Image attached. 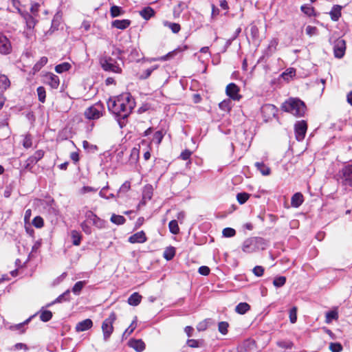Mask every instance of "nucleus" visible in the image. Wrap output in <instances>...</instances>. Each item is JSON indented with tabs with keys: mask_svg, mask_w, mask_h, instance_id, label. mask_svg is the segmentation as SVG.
Listing matches in <instances>:
<instances>
[{
	"mask_svg": "<svg viewBox=\"0 0 352 352\" xmlns=\"http://www.w3.org/2000/svg\"><path fill=\"white\" fill-rule=\"evenodd\" d=\"M109 111L113 115L120 129L129 122V117L135 107V101L130 93H124L116 99L110 98L107 102Z\"/></svg>",
	"mask_w": 352,
	"mask_h": 352,
	"instance_id": "f257e3e1",
	"label": "nucleus"
},
{
	"mask_svg": "<svg viewBox=\"0 0 352 352\" xmlns=\"http://www.w3.org/2000/svg\"><path fill=\"white\" fill-rule=\"evenodd\" d=\"M281 109L296 117H303L307 110L305 103L298 98H289L281 105Z\"/></svg>",
	"mask_w": 352,
	"mask_h": 352,
	"instance_id": "f03ea898",
	"label": "nucleus"
},
{
	"mask_svg": "<svg viewBox=\"0 0 352 352\" xmlns=\"http://www.w3.org/2000/svg\"><path fill=\"white\" fill-rule=\"evenodd\" d=\"M267 246V241L263 237L252 236L244 241L242 250L246 253H252L257 250H264Z\"/></svg>",
	"mask_w": 352,
	"mask_h": 352,
	"instance_id": "7ed1b4c3",
	"label": "nucleus"
},
{
	"mask_svg": "<svg viewBox=\"0 0 352 352\" xmlns=\"http://www.w3.org/2000/svg\"><path fill=\"white\" fill-rule=\"evenodd\" d=\"M105 113L104 104L98 101L87 108L85 111V117L89 120H98Z\"/></svg>",
	"mask_w": 352,
	"mask_h": 352,
	"instance_id": "20e7f679",
	"label": "nucleus"
},
{
	"mask_svg": "<svg viewBox=\"0 0 352 352\" xmlns=\"http://www.w3.org/2000/svg\"><path fill=\"white\" fill-rule=\"evenodd\" d=\"M18 12L22 16L26 24L28 31L25 32L24 34L28 38H30L33 35V30L38 22L36 19L37 16L30 14L28 12L22 11L20 8H18Z\"/></svg>",
	"mask_w": 352,
	"mask_h": 352,
	"instance_id": "39448f33",
	"label": "nucleus"
},
{
	"mask_svg": "<svg viewBox=\"0 0 352 352\" xmlns=\"http://www.w3.org/2000/svg\"><path fill=\"white\" fill-rule=\"evenodd\" d=\"M100 64L105 71L114 73H121L122 72V68L118 61L110 56H104L101 57L100 58Z\"/></svg>",
	"mask_w": 352,
	"mask_h": 352,
	"instance_id": "423d86ee",
	"label": "nucleus"
},
{
	"mask_svg": "<svg viewBox=\"0 0 352 352\" xmlns=\"http://www.w3.org/2000/svg\"><path fill=\"white\" fill-rule=\"evenodd\" d=\"M116 320V314L115 312H111L109 317L106 318L102 323V330L103 333V339L107 341L111 337L113 331V324Z\"/></svg>",
	"mask_w": 352,
	"mask_h": 352,
	"instance_id": "0eeeda50",
	"label": "nucleus"
},
{
	"mask_svg": "<svg viewBox=\"0 0 352 352\" xmlns=\"http://www.w3.org/2000/svg\"><path fill=\"white\" fill-rule=\"evenodd\" d=\"M278 108L272 104H265L261 108V113L265 122H267L278 115Z\"/></svg>",
	"mask_w": 352,
	"mask_h": 352,
	"instance_id": "6e6552de",
	"label": "nucleus"
},
{
	"mask_svg": "<svg viewBox=\"0 0 352 352\" xmlns=\"http://www.w3.org/2000/svg\"><path fill=\"white\" fill-rule=\"evenodd\" d=\"M308 129L307 122L305 120H298L294 124V133L298 142L302 141Z\"/></svg>",
	"mask_w": 352,
	"mask_h": 352,
	"instance_id": "1a4fd4ad",
	"label": "nucleus"
},
{
	"mask_svg": "<svg viewBox=\"0 0 352 352\" xmlns=\"http://www.w3.org/2000/svg\"><path fill=\"white\" fill-rule=\"evenodd\" d=\"M345 52L346 41L341 38H338L333 43L334 56L337 58H341L344 56Z\"/></svg>",
	"mask_w": 352,
	"mask_h": 352,
	"instance_id": "9d476101",
	"label": "nucleus"
},
{
	"mask_svg": "<svg viewBox=\"0 0 352 352\" xmlns=\"http://www.w3.org/2000/svg\"><path fill=\"white\" fill-rule=\"evenodd\" d=\"M342 184L352 187V164L344 166L341 170Z\"/></svg>",
	"mask_w": 352,
	"mask_h": 352,
	"instance_id": "9b49d317",
	"label": "nucleus"
},
{
	"mask_svg": "<svg viewBox=\"0 0 352 352\" xmlns=\"http://www.w3.org/2000/svg\"><path fill=\"white\" fill-rule=\"evenodd\" d=\"M42 81L52 88H56L59 85V78L53 73L47 72L42 76Z\"/></svg>",
	"mask_w": 352,
	"mask_h": 352,
	"instance_id": "f8f14e48",
	"label": "nucleus"
},
{
	"mask_svg": "<svg viewBox=\"0 0 352 352\" xmlns=\"http://www.w3.org/2000/svg\"><path fill=\"white\" fill-rule=\"evenodd\" d=\"M12 52V45L10 40L0 33V54L7 55Z\"/></svg>",
	"mask_w": 352,
	"mask_h": 352,
	"instance_id": "ddd939ff",
	"label": "nucleus"
},
{
	"mask_svg": "<svg viewBox=\"0 0 352 352\" xmlns=\"http://www.w3.org/2000/svg\"><path fill=\"white\" fill-rule=\"evenodd\" d=\"M128 346L136 352H142L146 348V344L142 339L131 338L128 341Z\"/></svg>",
	"mask_w": 352,
	"mask_h": 352,
	"instance_id": "4468645a",
	"label": "nucleus"
},
{
	"mask_svg": "<svg viewBox=\"0 0 352 352\" xmlns=\"http://www.w3.org/2000/svg\"><path fill=\"white\" fill-rule=\"evenodd\" d=\"M147 241V237L143 230L138 232L129 237L131 243H143Z\"/></svg>",
	"mask_w": 352,
	"mask_h": 352,
	"instance_id": "2eb2a0df",
	"label": "nucleus"
},
{
	"mask_svg": "<svg viewBox=\"0 0 352 352\" xmlns=\"http://www.w3.org/2000/svg\"><path fill=\"white\" fill-rule=\"evenodd\" d=\"M93 327V321L90 318L85 319L77 323L75 329L77 332L85 331Z\"/></svg>",
	"mask_w": 352,
	"mask_h": 352,
	"instance_id": "dca6fc26",
	"label": "nucleus"
},
{
	"mask_svg": "<svg viewBox=\"0 0 352 352\" xmlns=\"http://www.w3.org/2000/svg\"><path fill=\"white\" fill-rule=\"evenodd\" d=\"M38 162V161H37L35 158H34L32 156H30L25 161L23 167L21 170V173H23L24 171H28L32 173H36L35 170H34V166Z\"/></svg>",
	"mask_w": 352,
	"mask_h": 352,
	"instance_id": "f3484780",
	"label": "nucleus"
},
{
	"mask_svg": "<svg viewBox=\"0 0 352 352\" xmlns=\"http://www.w3.org/2000/svg\"><path fill=\"white\" fill-rule=\"evenodd\" d=\"M36 314H39L40 320L43 322H49L53 317V313L50 310L45 309V307H42Z\"/></svg>",
	"mask_w": 352,
	"mask_h": 352,
	"instance_id": "a211bd4d",
	"label": "nucleus"
},
{
	"mask_svg": "<svg viewBox=\"0 0 352 352\" xmlns=\"http://www.w3.org/2000/svg\"><path fill=\"white\" fill-rule=\"evenodd\" d=\"M296 76V69L292 67L287 68L284 72H283L280 77L279 81L289 82Z\"/></svg>",
	"mask_w": 352,
	"mask_h": 352,
	"instance_id": "6ab92c4d",
	"label": "nucleus"
},
{
	"mask_svg": "<svg viewBox=\"0 0 352 352\" xmlns=\"http://www.w3.org/2000/svg\"><path fill=\"white\" fill-rule=\"evenodd\" d=\"M304 201V197L301 192L294 193L291 199V205L294 208L300 207Z\"/></svg>",
	"mask_w": 352,
	"mask_h": 352,
	"instance_id": "aec40b11",
	"label": "nucleus"
},
{
	"mask_svg": "<svg viewBox=\"0 0 352 352\" xmlns=\"http://www.w3.org/2000/svg\"><path fill=\"white\" fill-rule=\"evenodd\" d=\"M256 170L259 171L263 176H267L271 173V169L263 162H256L254 164Z\"/></svg>",
	"mask_w": 352,
	"mask_h": 352,
	"instance_id": "412c9836",
	"label": "nucleus"
},
{
	"mask_svg": "<svg viewBox=\"0 0 352 352\" xmlns=\"http://www.w3.org/2000/svg\"><path fill=\"white\" fill-rule=\"evenodd\" d=\"M175 254H176V248L172 245H170L165 248L164 253H163V257L166 261H170L173 259Z\"/></svg>",
	"mask_w": 352,
	"mask_h": 352,
	"instance_id": "4be33fe9",
	"label": "nucleus"
},
{
	"mask_svg": "<svg viewBox=\"0 0 352 352\" xmlns=\"http://www.w3.org/2000/svg\"><path fill=\"white\" fill-rule=\"evenodd\" d=\"M339 315L337 308L332 309L327 312L325 315V322L327 324L331 323L333 320L338 319Z\"/></svg>",
	"mask_w": 352,
	"mask_h": 352,
	"instance_id": "5701e85b",
	"label": "nucleus"
},
{
	"mask_svg": "<svg viewBox=\"0 0 352 352\" xmlns=\"http://www.w3.org/2000/svg\"><path fill=\"white\" fill-rule=\"evenodd\" d=\"M250 309L251 307L248 302H241L235 307V311L240 315H243L250 311Z\"/></svg>",
	"mask_w": 352,
	"mask_h": 352,
	"instance_id": "b1692460",
	"label": "nucleus"
},
{
	"mask_svg": "<svg viewBox=\"0 0 352 352\" xmlns=\"http://www.w3.org/2000/svg\"><path fill=\"white\" fill-rule=\"evenodd\" d=\"M71 238L72 244L75 246H78L81 243L82 235L79 231L73 230L71 231Z\"/></svg>",
	"mask_w": 352,
	"mask_h": 352,
	"instance_id": "393cba45",
	"label": "nucleus"
},
{
	"mask_svg": "<svg viewBox=\"0 0 352 352\" xmlns=\"http://www.w3.org/2000/svg\"><path fill=\"white\" fill-rule=\"evenodd\" d=\"M131 24V21L128 19L115 20L112 21V26L119 30H124Z\"/></svg>",
	"mask_w": 352,
	"mask_h": 352,
	"instance_id": "a878e982",
	"label": "nucleus"
},
{
	"mask_svg": "<svg viewBox=\"0 0 352 352\" xmlns=\"http://www.w3.org/2000/svg\"><path fill=\"white\" fill-rule=\"evenodd\" d=\"M141 300L142 296L138 292H134L128 298L127 302L131 306H138Z\"/></svg>",
	"mask_w": 352,
	"mask_h": 352,
	"instance_id": "bb28decb",
	"label": "nucleus"
},
{
	"mask_svg": "<svg viewBox=\"0 0 352 352\" xmlns=\"http://www.w3.org/2000/svg\"><path fill=\"white\" fill-rule=\"evenodd\" d=\"M341 9L342 7L338 5L333 6L331 10L329 12L331 19L333 21H337L341 16Z\"/></svg>",
	"mask_w": 352,
	"mask_h": 352,
	"instance_id": "cd10ccee",
	"label": "nucleus"
},
{
	"mask_svg": "<svg viewBox=\"0 0 352 352\" xmlns=\"http://www.w3.org/2000/svg\"><path fill=\"white\" fill-rule=\"evenodd\" d=\"M228 99L239 101L242 96L239 94L241 89H225Z\"/></svg>",
	"mask_w": 352,
	"mask_h": 352,
	"instance_id": "c85d7f7f",
	"label": "nucleus"
},
{
	"mask_svg": "<svg viewBox=\"0 0 352 352\" xmlns=\"http://www.w3.org/2000/svg\"><path fill=\"white\" fill-rule=\"evenodd\" d=\"M162 23L164 26L168 28L174 34L178 33L181 30L180 25L177 23H172L168 21H164Z\"/></svg>",
	"mask_w": 352,
	"mask_h": 352,
	"instance_id": "c756f323",
	"label": "nucleus"
},
{
	"mask_svg": "<svg viewBox=\"0 0 352 352\" xmlns=\"http://www.w3.org/2000/svg\"><path fill=\"white\" fill-rule=\"evenodd\" d=\"M287 278L285 276L278 275L274 278L273 285L276 288L284 286L286 283Z\"/></svg>",
	"mask_w": 352,
	"mask_h": 352,
	"instance_id": "7c9ffc66",
	"label": "nucleus"
},
{
	"mask_svg": "<svg viewBox=\"0 0 352 352\" xmlns=\"http://www.w3.org/2000/svg\"><path fill=\"white\" fill-rule=\"evenodd\" d=\"M70 289H67L65 292H64L63 294L59 295L56 299L55 302L57 303H61L63 302H69L71 300L70 298Z\"/></svg>",
	"mask_w": 352,
	"mask_h": 352,
	"instance_id": "2f4dec72",
	"label": "nucleus"
},
{
	"mask_svg": "<svg viewBox=\"0 0 352 352\" xmlns=\"http://www.w3.org/2000/svg\"><path fill=\"white\" fill-rule=\"evenodd\" d=\"M154 14L155 11L151 7H146L140 12V16L146 20L151 19Z\"/></svg>",
	"mask_w": 352,
	"mask_h": 352,
	"instance_id": "473e14b6",
	"label": "nucleus"
},
{
	"mask_svg": "<svg viewBox=\"0 0 352 352\" xmlns=\"http://www.w3.org/2000/svg\"><path fill=\"white\" fill-rule=\"evenodd\" d=\"M86 285L85 280L77 281L72 288V292L76 296L81 293L82 289Z\"/></svg>",
	"mask_w": 352,
	"mask_h": 352,
	"instance_id": "72a5a7b5",
	"label": "nucleus"
},
{
	"mask_svg": "<svg viewBox=\"0 0 352 352\" xmlns=\"http://www.w3.org/2000/svg\"><path fill=\"white\" fill-rule=\"evenodd\" d=\"M251 195L247 192H240L236 194V200L240 205H243L246 203L249 199Z\"/></svg>",
	"mask_w": 352,
	"mask_h": 352,
	"instance_id": "f704fd0d",
	"label": "nucleus"
},
{
	"mask_svg": "<svg viewBox=\"0 0 352 352\" xmlns=\"http://www.w3.org/2000/svg\"><path fill=\"white\" fill-rule=\"evenodd\" d=\"M110 221L116 225L120 226L125 223L126 219L124 216L113 214L111 217Z\"/></svg>",
	"mask_w": 352,
	"mask_h": 352,
	"instance_id": "c9c22d12",
	"label": "nucleus"
},
{
	"mask_svg": "<svg viewBox=\"0 0 352 352\" xmlns=\"http://www.w3.org/2000/svg\"><path fill=\"white\" fill-rule=\"evenodd\" d=\"M168 228H169L170 232L173 234L176 235L179 233V228L178 226V222L175 219H173L168 223Z\"/></svg>",
	"mask_w": 352,
	"mask_h": 352,
	"instance_id": "e433bc0d",
	"label": "nucleus"
},
{
	"mask_svg": "<svg viewBox=\"0 0 352 352\" xmlns=\"http://www.w3.org/2000/svg\"><path fill=\"white\" fill-rule=\"evenodd\" d=\"M47 61L48 59L46 56L41 57L33 67L34 73L39 72L41 69L47 64Z\"/></svg>",
	"mask_w": 352,
	"mask_h": 352,
	"instance_id": "4c0bfd02",
	"label": "nucleus"
},
{
	"mask_svg": "<svg viewBox=\"0 0 352 352\" xmlns=\"http://www.w3.org/2000/svg\"><path fill=\"white\" fill-rule=\"evenodd\" d=\"M289 321L292 324H295L298 319V308L296 306L292 307L289 311Z\"/></svg>",
	"mask_w": 352,
	"mask_h": 352,
	"instance_id": "58836bf2",
	"label": "nucleus"
},
{
	"mask_svg": "<svg viewBox=\"0 0 352 352\" xmlns=\"http://www.w3.org/2000/svg\"><path fill=\"white\" fill-rule=\"evenodd\" d=\"M278 44V41L277 38L272 39L270 41L267 49V54L272 55L276 50Z\"/></svg>",
	"mask_w": 352,
	"mask_h": 352,
	"instance_id": "ea45409f",
	"label": "nucleus"
},
{
	"mask_svg": "<svg viewBox=\"0 0 352 352\" xmlns=\"http://www.w3.org/2000/svg\"><path fill=\"white\" fill-rule=\"evenodd\" d=\"M71 67L72 66L69 63L64 62V63L57 65L55 67V71L58 74H61L65 72L69 71Z\"/></svg>",
	"mask_w": 352,
	"mask_h": 352,
	"instance_id": "a19ab883",
	"label": "nucleus"
},
{
	"mask_svg": "<svg viewBox=\"0 0 352 352\" xmlns=\"http://www.w3.org/2000/svg\"><path fill=\"white\" fill-rule=\"evenodd\" d=\"M219 107L224 111H230L232 109L231 100L228 98L223 100L219 104Z\"/></svg>",
	"mask_w": 352,
	"mask_h": 352,
	"instance_id": "79ce46f5",
	"label": "nucleus"
},
{
	"mask_svg": "<svg viewBox=\"0 0 352 352\" xmlns=\"http://www.w3.org/2000/svg\"><path fill=\"white\" fill-rule=\"evenodd\" d=\"M165 133L166 132L162 129L155 131L153 134V141L157 144H160L162 142Z\"/></svg>",
	"mask_w": 352,
	"mask_h": 352,
	"instance_id": "37998d69",
	"label": "nucleus"
},
{
	"mask_svg": "<svg viewBox=\"0 0 352 352\" xmlns=\"http://www.w3.org/2000/svg\"><path fill=\"white\" fill-rule=\"evenodd\" d=\"M276 345L282 349H292L294 346V342L290 340H279L276 342Z\"/></svg>",
	"mask_w": 352,
	"mask_h": 352,
	"instance_id": "c03bdc74",
	"label": "nucleus"
},
{
	"mask_svg": "<svg viewBox=\"0 0 352 352\" xmlns=\"http://www.w3.org/2000/svg\"><path fill=\"white\" fill-rule=\"evenodd\" d=\"M300 10L304 14H305L306 15H307L309 16H312L315 15L314 8L309 5H307V4L302 5L300 7Z\"/></svg>",
	"mask_w": 352,
	"mask_h": 352,
	"instance_id": "a18cd8bd",
	"label": "nucleus"
},
{
	"mask_svg": "<svg viewBox=\"0 0 352 352\" xmlns=\"http://www.w3.org/2000/svg\"><path fill=\"white\" fill-rule=\"evenodd\" d=\"M229 323L226 321H221L218 323V330L219 333L225 336L228 332Z\"/></svg>",
	"mask_w": 352,
	"mask_h": 352,
	"instance_id": "49530a36",
	"label": "nucleus"
},
{
	"mask_svg": "<svg viewBox=\"0 0 352 352\" xmlns=\"http://www.w3.org/2000/svg\"><path fill=\"white\" fill-rule=\"evenodd\" d=\"M329 349L331 352H342L343 346L339 342H330Z\"/></svg>",
	"mask_w": 352,
	"mask_h": 352,
	"instance_id": "de8ad7c7",
	"label": "nucleus"
},
{
	"mask_svg": "<svg viewBox=\"0 0 352 352\" xmlns=\"http://www.w3.org/2000/svg\"><path fill=\"white\" fill-rule=\"evenodd\" d=\"M236 230L234 228L230 227L223 228L222 231V235L226 238L233 237L236 235Z\"/></svg>",
	"mask_w": 352,
	"mask_h": 352,
	"instance_id": "09e8293b",
	"label": "nucleus"
},
{
	"mask_svg": "<svg viewBox=\"0 0 352 352\" xmlns=\"http://www.w3.org/2000/svg\"><path fill=\"white\" fill-rule=\"evenodd\" d=\"M60 20H61V16L59 14V13H56L53 19H52V26H51V30H52V31H54L55 30H57L59 25H60Z\"/></svg>",
	"mask_w": 352,
	"mask_h": 352,
	"instance_id": "8fccbe9b",
	"label": "nucleus"
},
{
	"mask_svg": "<svg viewBox=\"0 0 352 352\" xmlns=\"http://www.w3.org/2000/svg\"><path fill=\"white\" fill-rule=\"evenodd\" d=\"M32 224L36 228H41L44 226V220H43V217L38 215V216H36L32 219Z\"/></svg>",
	"mask_w": 352,
	"mask_h": 352,
	"instance_id": "3c124183",
	"label": "nucleus"
},
{
	"mask_svg": "<svg viewBox=\"0 0 352 352\" xmlns=\"http://www.w3.org/2000/svg\"><path fill=\"white\" fill-rule=\"evenodd\" d=\"M9 329L11 331H19L20 333H24L26 331V327L22 322L10 326Z\"/></svg>",
	"mask_w": 352,
	"mask_h": 352,
	"instance_id": "603ef678",
	"label": "nucleus"
},
{
	"mask_svg": "<svg viewBox=\"0 0 352 352\" xmlns=\"http://www.w3.org/2000/svg\"><path fill=\"white\" fill-rule=\"evenodd\" d=\"M92 224L98 229H102L105 228L106 221L97 216L95 219H93Z\"/></svg>",
	"mask_w": 352,
	"mask_h": 352,
	"instance_id": "864d4df0",
	"label": "nucleus"
},
{
	"mask_svg": "<svg viewBox=\"0 0 352 352\" xmlns=\"http://www.w3.org/2000/svg\"><path fill=\"white\" fill-rule=\"evenodd\" d=\"M136 321H137V317H135V319L132 321L131 324L129 325V327L124 331V332L122 334V337L124 338L125 335L129 336L131 334L133 331L136 328Z\"/></svg>",
	"mask_w": 352,
	"mask_h": 352,
	"instance_id": "5fc2aeb1",
	"label": "nucleus"
},
{
	"mask_svg": "<svg viewBox=\"0 0 352 352\" xmlns=\"http://www.w3.org/2000/svg\"><path fill=\"white\" fill-rule=\"evenodd\" d=\"M82 146H83L84 149L91 151L92 153H95L98 149V148L96 145L91 144L87 140H84L82 142Z\"/></svg>",
	"mask_w": 352,
	"mask_h": 352,
	"instance_id": "6e6d98bb",
	"label": "nucleus"
},
{
	"mask_svg": "<svg viewBox=\"0 0 352 352\" xmlns=\"http://www.w3.org/2000/svg\"><path fill=\"white\" fill-rule=\"evenodd\" d=\"M10 82L8 78L6 75H0V88H8L10 87Z\"/></svg>",
	"mask_w": 352,
	"mask_h": 352,
	"instance_id": "4d7b16f0",
	"label": "nucleus"
},
{
	"mask_svg": "<svg viewBox=\"0 0 352 352\" xmlns=\"http://www.w3.org/2000/svg\"><path fill=\"white\" fill-rule=\"evenodd\" d=\"M201 340L188 339L186 344L190 348H198L201 346Z\"/></svg>",
	"mask_w": 352,
	"mask_h": 352,
	"instance_id": "13d9d810",
	"label": "nucleus"
},
{
	"mask_svg": "<svg viewBox=\"0 0 352 352\" xmlns=\"http://www.w3.org/2000/svg\"><path fill=\"white\" fill-rule=\"evenodd\" d=\"M265 272V268L261 265H256L253 270V274L257 277H261Z\"/></svg>",
	"mask_w": 352,
	"mask_h": 352,
	"instance_id": "bf43d9fd",
	"label": "nucleus"
},
{
	"mask_svg": "<svg viewBox=\"0 0 352 352\" xmlns=\"http://www.w3.org/2000/svg\"><path fill=\"white\" fill-rule=\"evenodd\" d=\"M110 12H111V15L112 17L118 16L121 15L122 13V8L118 6H112L111 8Z\"/></svg>",
	"mask_w": 352,
	"mask_h": 352,
	"instance_id": "052dcab7",
	"label": "nucleus"
},
{
	"mask_svg": "<svg viewBox=\"0 0 352 352\" xmlns=\"http://www.w3.org/2000/svg\"><path fill=\"white\" fill-rule=\"evenodd\" d=\"M80 228L82 230V231L86 234H91V232H92V229L91 228V226L89 225H88V223H87L86 221H82L81 223H80Z\"/></svg>",
	"mask_w": 352,
	"mask_h": 352,
	"instance_id": "680f3d73",
	"label": "nucleus"
},
{
	"mask_svg": "<svg viewBox=\"0 0 352 352\" xmlns=\"http://www.w3.org/2000/svg\"><path fill=\"white\" fill-rule=\"evenodd\" d=\"M23 146L25 148H30L32 146V138L30 134H28L25 136L23 140Z\"/></svg>",
	"mask_w": 352,
	"mask_h": 352,
	"instance_id": "e2e57ef3",
	"label": "nucleus"
},
{
	"mask_svg": "<svg viewBox=\"0 0 352 352\" xmlns=\"http://www.w3.org/2000/svg\"><path fill=\"white\" fill-rule=\"evenodd\" d=\"M255 346L256 342L254 340H247L243 342V346L246 351L252 349Z\"/></svg>",
	"mask_w": 352,
	"mask_h": 352,
	"instance_id": "0e129e2a",
	"label": "nucleus"
},
{
	"mask_svg": "<svg viewBox=\"0 0 352 352\" xmlns=\"http://www.w3.org/2000/svg\"><path fill=\"white\" fill-rule=\"evenodd\" d=\"M179 52H181V50H179V49L175 50L168 53L165 56H162L161 58H159V60H168L169 58L173 57L175 55H176Z\"/></svg>",
	"mask_w": 352,
	"mask_h": 352,
	"instance_id": "69168bd1",
	"label": "nucleus"
},
{
	"mask_svg": "<svg viewBox=\"0 0 352 352\" xmlns=\"http://www.w3.org/2000/svg\"><path fill=\"white\" fill-rule=\"evenodd\" d=\"M139 150L136 148H133L131 151L130 160L137 162L139 159Z\"/></svg>",
	"mask_w": 352,
	"mask_h": 352,
	"instance_id": "338daca9",
	"label": "nucleus"
},
{
	"mask_svg": "<svg viewBox=\"0 0 352 352\" xmlns=\"http://www.w3.org/2000/svg\"><path fill=\"white\" fill-rule=\"evenodd\" d=\"M306 34L309 36H312L318 34V29L316 27L308 25L306 28Z\"/></svg>",
	"mask_w": 352,
	"mask_h": 352,
	"instance_id": "774afa93",
	"label": "nucleus"
}]
</instances>
